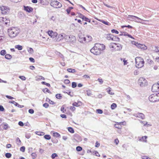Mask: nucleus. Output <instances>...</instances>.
I'll return each instance as SVG.
<instances>
[{"label":"nucleus","instance_id":"1","mask_svg":"<svg viewBox=\"0 0 159 159\" xmlns=\"http://www.w3.org/2000/svg\"><path fill=\"white\" fill-rule=\"evenodd\" d=\"M105 48V46L103 44L96 43L94 46L90 50V52L95 55H99L102 51Z\"/></svg>","mask_w":159,"mask_h":159},{"label":"nucleus","instance_id":"2","mask_svg":"<svg viewBox=\"0 0 159 159\" xmlns=\"http://www.w3.org/2000/svg\"><path fill=\"white\" fill-rule=\"evenodd\" d=\"M8 33L9 37L13 38L16 37L20 33V29L17 27H12L8 29Z\"/></svg>","mask_w":159,"mask_h":159},{"label":"nucleus","instance_id":"3","mask_svg":"<svg viewBox=\"0 0 159 159\" xmlns=\"http://www.w3.org/2000/svg\"><path fill=\"white\" fill-rule=\"evenodd\" d=\"M135 61L136 67L139 68H141L144 66V61L143 58L137 57L135 58Z\"/></svg>","mask_w":159,"mask_h":159},{"label":"nucleus","instance_id":"4","mask_svg":"<svg viewBox=\"0 0 159 159\" xmlns=\"http://www.w3.org/2000/svg\"><path fill=\"white\" fill-rule=\"evenodd\" d=\"M149 100L151 102L159 101V93L151 95L148 97Z\"/></svg>","mask_w":159,"mask_h":159},{"label":"nucleus","instance_id":"5","mask_svg":"<svg viewBox=\"0 0 159 159\" xmlns=\"http://www.w3.org/2000/svg\"><path fill=\"white\" fill-rule=\"evenodd\" d=\"M109 46L110 48H113L116 51L120 50L122 48V46L119 43H111Z\"/></svg>","mask_w":159,"mask_h":159},{"label":"nucleus","instance_id":"6","mask_svg":"<svg viewBox=\"0 0 159 159\" xmlns=\"http://www.w3.org/2000/svg\"><path fill=\"white\" fill-rule=\"evenodd\" d=\"M50 4L51 6L56 8H59L62 7L61 3L56 0H50Z\"/></svg>","mask_w":159,"mask_h":159},{"label":"nucleus","instance_id":"7","mask_svg":"<svg viewBox=\"0 0 159 159\" xmlns=\"http://www.w3.org/2000/svg\"><path fill=\"white\" fill-rule=\"evenodd\" d=\"M138 84L141 86H144L147 85V80L143 77H140L138 80Z\"/></svg>","mask_w":159,"mask_h":159},{"label":"nucleus","instance_id":"8","mask_svg":"<svg viewBox=\"0 0 159 159\" xmlns=\"http://www.w3.org/2000/svg\"><path fill=\"white\" fill-rule=\"evenodd\" d=\"M0 8L2 13L3 14H7L9 12L10 9L7 7L2 6L0 7Z\"/></svg>","mask_w":159,"mask_h":159},{"label":"nucleus","instance_id":"9","mask_svg":"<svg viewBox=\"0 0 159 159\" xmlns=\"http://www.w3.org/2000/svg\"><path fill=\"white\" fill-rule=\"evenodd\" d=\"M106 38L107 40L110 41H115L116 39V37L111 34H108L106 35Z\"/></svg>","mask_w":159,"mask_h":159},{"label":"nucleus","instance_id":"10","mask_svg":"<svg viewBox=\"0 0 159 159\" xmlns=\"http://www.w3.org/2000/svg\"><path fill=\"white\" fill-rule=\"evenodd\" d=\"M152 90L153 92H155L159 91V87L158 84H154L152 86Z\"/></svg>","mask_w":159,"mask_h":159},{"label":"nucleus","instance_id":"11","mask_svg":"<svg viewBox=\"0 0 159 159\" xmlns=\"http://www.w3.org/2000/svg\"><path fill=\"white\" fill-rule=\"evenodd\" d=\"M48 33L50 36L53 38H54L56 37L57 35V33L56 32H54L52 30L48 31Z\"/></svg>","mask_w":159,"mask_h":159},{"label":"nucleus","instance_id":"12","mask_svg":"<svg viewBox=\"0 0 159 159\" xmlns=\"http://www.w3.org/2000/svg\"><path fill=\"white\" fill-rule=\"evenodd\" d=\"M134 116L135 117H139L141 119H144V115L142 113H138L137 114H134Z\"/></svg>","mask_w":159,"mask_h":159},{"label":"nucleus","instance_id":"13","mask_svg":"<svg viewBox=\"0 0 159 159\" xmlns=\"http://www.w3.org/2000/svg\"><path fill=\"white\" fill-rule=\"evenodd\" d=\"M137 47L138 48H141V49L143 50H146L147 48L145 45L140 43L137 44Z\"/></svg>","mask_w":159,"mask_h":159},{"label":"nucleus","instance_id":"14","mask_svg":"<svg viewBox=\"0 0 159 159\" xmlns=\"http://www.w3.org/2000/svg\"><path fill=\"white\" fill-rule=\"evenodd\" d=\"M24 10L28 12H30L32 11L33 9L31 7H30L28 6H24Z\"/></svg>","mask_w":159,"mask_h":159},{"label":"nucleus","instance_id":"15","mask_svg":"<svg viewBox=\"0 0 159 159\" xmlns=\"http://www.w3.org/2000/svg\"><path fill=\"white\" fill-rule=\"evenodd\" d=\"M76 41L75 37L73 35H70V40L69 42L74 43Z\"/></svg>","mask_w":159,"mask_h":159},{"label":"nucleus","instance_id":"16","mask_svg":"<svg viewBox=\"0 0 159 159\" xmlns=\"http://www.w3.org/2000/svg\"><path fill=\"white\" fill-rule=\"evenodd\" d=\"M65 36V34H60L58 36V38L57 39L58 41H60L64 39V36Z\"/></svg>","mask_w":159,"mask_h":159},{"label":"nucleus","instance_id":"17","mask_svg":"<svg viewBox=\"0 0 159 159\" xmlns=\"http://www.w3.org/2000/svg\"><path fill=\"white\" fill-rule=\"evenodd\" d=\"M130 17H131V18L134 19V20H135V19L134 18H137V19H138V20H142V19H141V18L137 17V16H131V15H129L128 16V17H127V19L128 20H131L130 19Z\"/></svg>","mask_w":159,"mask_h":159},{"label":"nucleus","instance_id":"18","mask_svg":"<svg viewBox=\"0 0 159 159\" xmlns=\"http://www.w3.org/2000/svg\"><path fill=\"white\" fill-rule=\"evenodd\" d=\"M147 136H143L139 139V140L140 141L146 142H147Z\"/></svg>","mask_w":159,"mask_h":159},{"label":"nucleus","instance_id":"19","mask_svg":"<svg viewBox=\"0 0 159 159\" xmlns=\"http://www.w3.org/2000/svg\"><path fill=\"white\" fill-rule=\"evenodd\" d=\"M86 37H81V36H80L79 37V41L80 42H81V43H83V42H86Z\"/></svg>","mask_w":159,"mask_h":159},{"label":"nucleus","instance_id":"20","mask_svg":"<svg viewBox=\"0 0 159 159\" xmlns=\"http://www.w3.org/2000/svg\"><path fill=\"white\" fill-rule=\"evenodd\" d=\"M86 38V42H89L92 40V38L89 35H87Z\"/></svg>","mask_w":159,"mask_h":159},{"label":"nucleus","instance_id":"21","mask_svg":"<svg viewBox=\"0 0 159 159\" xmlns=\"http://www.w3.org/2000/svg\"><path fill=\"white\" fill-rule=\"evenodd\" d=\"M111 88H110V87H109L108 88H107L106 89V90L107 91V92L110 94L111 95H113L114 94V93L111 92Z\"/></svg>","mask_w":159,"mask_h":159},{"label":"nucleus","instance_id":"22","mask_svg":"<svg viewBox=\"0 0 159 159\" xmlns=\"http://www.w3.org/2000/svg\"><path fill=\"white\" fill-rule=\"evenodd\" d=\"M36 80H45L44 78L41 76L38 75L35 77Z\"/></svg>","mask_w":159,"mask_h":159},{"label":"nucleus","instance_id":"23","mask_svg":"<svg viewBox=\"0 0 159 159\" xmlns=\"http://www.w3.org/2000/svg\"><path fill=\"white\" fill-rule=\"evenodd\" d=\"M70 35L68 36L66 35L65 34V36H64V39L66 40L67 41H69L70 40Z\"/></svg>","mask_w":159,"mask_h":159},{"label":"nucleus","instance_id":"24","mask_svg":"<svg viewBox=\"0 0 159 159\" xmlns=\"http://www.w3.org/2000/svg\"><path fill=\"white\" fill-rule=\"evenodd\" d=\"M27 49L28 52L30 54H32L34 52L32 48H28Z\"/></svg>","mask_w":159,"mask_h":159},{"label":"nucleus","instance_id":"25","mask_svg":"<svg viewBox=\"0 0 159 159\" xmlns=\"http://www.w3.org/2000/svg\"><path fill=\"white\" fill-rule=\"evenodd\" d=\"M53 136H54L57 138L60 137H61L60 135L57 132L54 133L53 134Z\"/></svg>","mask_w":159,"mask_h":159},{"label":"nucleus","instance_id":"26","mask_svg":"<svg viewBox=\"0 0 159 159\" xmlns=\"http://www.w3.org/2000/svg\"><path fill=\"white\" fill-rule=\"evenodd\" d=\"M15 48H17L18 50H21L22 49V47L20 45H18L15 46Z\"/></svg>","mask_w":159,"mask_h":159},{"label":"nucleus","instance_id":"27","mask_svg":"<svg viewBox=\"0 0 159 159\" xmlns=\"http://www.w3.org/2000/svg\"><path fill=\"white\" fill-rule=\"evenodd\" d=\"M67 70L69 72L75 73L76 72L75 70L72 69L71 68H68Z\"/></svg>","mask_w":159,"mask_h":159},{"label":"nucleus","instance_id":"28","mask_svg":"<svg viewBox=\"0 0 159 159\" xmlns=\"http://www.w3.org/2000/svg\"><path fill=\"white\" fill-rule=\"evenodd\" d=\"M154 50L156 52L159 54V48L158 47H155Z\"/></svg>","mask_w":159,"mask_h":159},{"label":"nucleus","instance_id":"29","mask_svg":"<svg viewBox=\"0 0 159 159\" xmlns=\"http://www.w3.org/2000/svg\"><path fill=\"white\" fill-rule=\"evenodd\" d=\"M80 102H74L72 104L73 106H74L78 107L80 106Z\"/></svg>","mask_w":159,"mask_h":159},{"label":"nucleus","instance_id":"30","mask_svg":"<svg viewBox=\"0 0 159 159\" xmlns=\"http://www.w3.org/2000/svg\"><path fill=\"white\" fill-rule=\"evenodd\" d=\"M140 122L141 124H142L144 126H145V125H147V126H151V125H150L149 124H147V122H146V121H140Z\"/></svg>","mask_w":159,"mask_h":159},{"label":"nucleus","instance_id":"31","mask_svg":"<svg viewBox=\"0 0 159 159\" xmlns=\"http://www.w3.org/2000/svg\"><path fill=\"white\" fill-rule=\"evenodd\" d=\"M68 131L69 132H70V133H74V129L72 128L69 127L68 128Z\"/></svg>","mask_w":159,"mask_h":159},{"label":"nucleus","instance_id":"32","mask_svg":"<svg viewBox=\"0 0 159 159\" xmlns=\"http://www.w3.org/2000/svg\"><path fill=\"white\" fill-rule=\"evenodd\" d=\"M101 22L105 25H111V24L108 21H106L103 20H102Z\"/></svg>","mask_w":159,"mask_h":159},{"label":"nucleus","instance_id":"33","mask_svg":"<svg viewBox=\"0 0 159 159\" xmlns=\"http://www.w3.org/2000/svg\"><path fill=\"white\" fill-rule=\"evenodd\" d=\"M44 138L47 140H49L51 139V136L49 135H45L44 136Z\"/></svg>","mask_w":159,"mask_h":159},{"label":"nucleus","instance_id":"34","mask_svg":"<svg viewBox=\"0 0 159 159\" xmlns=\"http://www.w3.org/2000/svg\"><path fill=\"white\" fill-rule=\"evenodd\" d=\"M87 94L88 96H91L92 95V93L91 91L90 90H87Z\"/></svg>","mask_w":159,"mask_h":159},{"label":"nucleus","instance_id":"35","mask_svg":"<svg viewBox=\"0 0 159 159\" xmlns=\"http://www.w3.org/2000/svg\"><path fill=\"white\" fill-rule=\"evenodd\" d=\"M117 107L116 104L115 103H112L111 105V108L112 109H114Z\"/></svg>","mask_w":159,"mask_h":159},{"label":"nucleus","instance_id":"36","mask_svg":"<svg viewBox=\"0 0 159 159\" xmlns=\"http://www.w3.org/2000/svg\"><path fill=\"white\" fill-rule=\"evenodd\" d=\"M115 127L119 129H120L121 127V126L119 124V123L116 124L115 125Z\"/></svg>","mask_w":159,"mask_h":159},{"label":"nucleus","instance_id":"37","mask_svg":"<svg viewBox=\"0 0 159 159\" xmlns=\"http://www.w3.org/2000/svg\"><path fill=\"white\" fill-rule=\"evenodd\" d=\"M5 57L7 59H10L11 58V56L9 54H7L5 56Z\"/></svg>","mask_w":159,"mask_h":159},{"label":"nucleus","instance_id":"38","mask_svg":"<svg viewBox=\"0 0 159 159\" xmlns=\"http://www.w3.org/2000/svg\"><path fill=\"white\" fill-rule=\"evenodd\" d=\"M0 54L2 55H4L6 54V51L5 50H2L0 52Z\"/></svg>","mask_w":159,"mask_h":159},{"label":"nucleus","instance_id":"39","mask_svg":"<svg viewBox=\"0 0 159 159\" xmlns=\"http://www.w3.org/2000/svg\"><path fill=\"white\" fill-rule=\"evenodd\" d=\"M36 134L42 136L44 135V133L43 132H37L36 133Z\"/></svg>","mask_w":159,"mask_h":159},{"label":"nucleus","instance_id":"40","mask_svg":"<svg viewBox=\"0 0 159 159\" xmlns=\"http://www.w3.org/2000/svg\"><path fill=\"white\" fill-rule=\"evenodd\" d=\"M11 156V154L9 153H7L5 154V156L6 157L9 158H10Z\"/></svg>","mask_w":159,"mask_h":159},{"label":"nucleus","instance_id":"41","mask_svg":"<svg viewBox=\"0 0 159 159\" xmlns=\"http://www.w3.org/2000/svg\"><path fill=\"white\" fill-rule=\"evenodd\" d=\"M96 112L98 113L101 114L103 113V111L102 110L100 109H98L96 110Z\"/></svg>","mask_w":159,"mask_h":159},{"label":"nucleus","instance_id":"42","mask_svg":"<svg viewBox=\"0 0 159 159\" xmlns=\"http://www.w3.org/2000/svg\"><path fill=\"white\" fill-rule=\"evenodd\" d=\"M5 18V19L4 22L6 25H7L9 23H10V20L8 19H6V18Z\"/></svg>","mask_w":159,"mask_h":159},{"label":"nucleus","instance_id":"43","mask_svg":"<svg viewBox=\"0 0 159 159\" xmlns=\"http://www.w3.org/2000/svg\"><path fill=\"white\" fill-rule=\"evenodd\" d=\"M31 156L33 159H34L37 157V155L35 153H32L31 154Z\"/></svg>","mask_w":159,"mask_h":159},{"label":"nucleus","instance_id":"44","mask_svg":"<svg viewBox=\"0 0 159 159\" xmlns=\"http://www.w3.org/2000/svg\"><path fill=\"white\" fill-rule=\"evenodd\" d=\"M77 86L76 83L75 82H73L72 83V87L73 88H75Z\"/></svg>","mask_w":159,"mask_h":159},{"label":"nucleus","instance_id":"45","mask_svg":"<svg viewBox=\"0 0 159 159\" xmlns=\"http://www.w3.org/2000/svg\"><path fill=\"white\" fill-rule=\"evenodd\" d=\"M5 19V18L2 17H0V23H3L4 22V21Z\"/></svg>","mask_w":159,"mask_h":159},{"label":"nucleus","instance_id":"46","mask_svg":"<svg viewBox=\"0 0 159 159\" xmlns=\"http://www.w3.org/2000/svg\"><path fill=\"white\" fill-rule=\"evenodd\" d=\"M57 156V154L55 153H53L52 154L51 156V157L52 159H54L55 157Z\"/></svg>","mask_w":159,"mask_h":159},{"label":"nucleus","instance_id":"47","mask_svg":"<svg viewBox=\"0 0 159 159\" xmlns=\"http://www.w3.org/2000/svg\"><path fill=\"white\" fill-rule=\"evenodd\" d=\"M93 153H94V155L97 156H100V154H99L98 152L97 151H94V152H93Z\"/></svg>","mask_w":159,"mask_h":159},{"label":"nucleus","instance_id":"48","mask_svg":"<svg viewBox=\"0 0 159 159\" xmlns=\"http://www.w3.org/2000/svg\"><path fill=\"white\" fill-rule=\"evenodd\" d=\"M41 83L43 84L46 85L48 87H50V84L47 83L43 81L41 82Z\"/></svg>","mask_w":159,"mask_h":159},{"label":"nucleus","instance_id":"49","mask_svg":"<svg viewBox=\"0 0 159 159\" xmlns=\"http://www.w3.org/2000/svg\"><path fill=\"white\" fill-rule=\"evenodd\" d=\"M76 149L78 151H80L82 150V148L80 146H77L76 148Z\"/></svg>","mask_w":159,"mask_h":159},{"label":"nucleus","instance_id":"50","mask_svg":"<svg viewBox=\"0 0 159 159\" xmlns=\"http://www.w3.org/2000/svg\"><path fill=\"white\" fill-rule=\"evenodd\" d=\"M122 28H124V27H127L128 28H132V27L130 25H123L121 26Z\"/></svg>","mask_w":159,"mask_h":159},{"label":"nucleus","instance_id":"51","mask_svg":"<svg viewBox=\"0 0 159 159\" xmlns=\"http://www.w3.org/2000/svg\"><path fill=\"white\" fill-rule=\"evenodd\" d=\"M126 98L127 101H130L132 100V98L129 95H127L126 96Z\"/></svg>","mask_w":159,"mask_h":159},{"label":"nucleus","instance_id":"52","mask_svg":"<svg viewBox=\"0 0 159 159\" xmlns=\"http://www.w3.org/2000/svg\"><path fill=\"white\" fill-rule=\"evenodd\" d=\"M111 32L112 33H115L116 34H118L119 33V32L118 31L114 29L111 30Z\"/></svg>","mask_w":159,"mask_h":159},{"label":"nucleus","instance_id":"53","mask_svg":"<svg viewBox=\"0 0 159 159\" xmlns=\"http://www.w3.org/2000/svg\"><path fill=\"white\" fill-rule=\"evenodd\" d=\"M3 128L5 129H7L8 128V125L7 124H5L4 125L3 127Z\"/></svg>","mask_w":159,"mask_h":159},{"label":"nucleus","instance_id":"54","mask_svg":"<svg viewBox=\"0 0 159 159\" xmlns=\"http://www.w3.org/2000/svg\"><path fill=\"white\" fill-rule=\"evenodd\" d=\"M25 147H24V146H22V147H21L20 148V150L21 151H22V152H25Z\"/></svg>","mask_w":159,"mask_h":159},{"label":"nucleus","instance_id":"55","mask_svg":"<svg viewBox=\"0 0 159 159\" xmlns=\"http://www.w3.org/2000/svg\"><path fill=\"white\" fill-rule=\"evenodd\" d=\"M56 97L58 99H60L61 97V94H57L56 95Z\"/></svg>","mask_w":159,"mask_h":159},{"label":"nucleus","instance_id":"56","mask_svg":"<svg viewBox=\"0 0 159 159\" xmlns=\"http://www.w3.org/2000/svg\"><path fill=\"white\" fill-rule=\"evenodd\" d=\"M79 17H80V18H82L83 20V19H84V17H85V16H84L82 14H80L79 15Z\"/></svg>","mask_w":159,"mask_h":159},{"label":"nucleus","instance_id":"57","mask_svg":"<svg viewBox=\"0 0 159 159\" xmlns=\"http://www.w3.org/2000/svg\"><path fill=\"white\" fill-rule=\"evenodd\" d=\"M83 20H85V21H87V22H90V20L88 19V18H87V17H86L85 16L84 19H83Z\"/></svg>","mask_w":159,"mask_h":159},{"label":"nucleus","instance_id":"58","mask_svg":"<svg viewBox=\"0 0 159 159\" xmlns=\"http://www.w3.org/2000/svg\"><path fill=\"white\" fill-rule=\"evenodd\" d=\"M4 38V37L3 35L0 36V43L3 41Z\"/></svg>","mask_w":159,"mask_h":159},{"label":"nucleus","instance_id":"59","mask_svg":"<svg viewBox=\"0 0 159 159\" xmlns=\"http://www.w3.org/2000/svg\"><path fill=\"white\" fill-rule=\"evenodd\" d=\"M19 78L23 80H25L26 79L25 77V76H20Z\"/></svg>","mask_w":159,"mask_h":159},{"label":"nucleus","instance_id":"60","mask_svg":"<svg viewBox=\"0 0 159 159\" xmlns=\"http://www.w3.org/2000/svg\"><path fill=\"white\" fill-rule=\"evenodd\" d=\"M64 83L66 84H68L70 83V80L68 79H66L64 80Z\"/></svg>","mask_w":159,"mask_h":159},{"label":"nucleus","instance_id":"61","mask_svg":"<svg viewBox=\"0 0 159 159\" xmlns=\"http://www.w3.org/2000/svg\"><path fill=\"white\" fill-rule=\"evenodd\" d=\"M29 112L30 113L32 114L34 113V111L32 109H30L29 110Z\"/></svg>","mask_w":159,"mask_h":159},{"label":"nucleus","instance_id":"62","mask_svg":"<svg viewBox=\"0 0 159 159\" xmlns=\"http://www.w3.org/2000/svg\"><path fill=\"white\" fill-rule=\"evenodd\" d=\"M33 150V148H29L28 149V152L29 153H30L32 152Z\"/></svg>","mask_w":159,"mask_h":159},{"label":"nucleus","instance_id":"63","mask_svg":"<svg viewBox=\"0 0 159 159\" xmlns=\"http://www.w3.org/2000/svg\"><path fill=\"white\" fill-rule=\"evenodd\" d=\"M123 61L124 62V65H126L128 63V62H127V61L125 60V59H123Z\"/></svg>","mask_w":159,"mask_h":159},{"label":"nucleus","instance_id":"64","mask_svg":"<svg viewBox=\"0 0 159 159\" xmlns=\"http://www.w3.org/2000/svg\"><path fill=\"white\" fill-rule=\"evenodd\" d=\"M142 159H151L150 158L147 156H144L142 157Z\"/></svg>","mask_w":159,"mask_h":159}]
</instances>
